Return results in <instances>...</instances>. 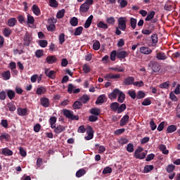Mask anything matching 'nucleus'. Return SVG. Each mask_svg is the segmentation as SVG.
<instances>
[{"instance_id":"15","label":"nucleus","mask_w":180,"mask_h":180,"mask_svg":"<svg viewBox=\"0 0 180 180\" xmlns=\"http://www.w3.org/2000/svg\"><path fill=\"white\" fill-rule=\"evenodd\" d=\"M106 101H108V98H106V95L103 94L99 96L97 98V100L96 101V105H101V103H104V102H106Z\"/></svg>"},{"instance_id":"42","label":"nucleus","mask_w":180,"mask_h":180,"mask_svg":"<svg viewBox=\"0 0 180 180\" xmlns=\"http://www.w3.org/2000/svg\"><path fill=\"white\" fill-rule=\"evenodd\" d=\"M37 58H41L44 56V51L43 49H38L35 52Z\"/></svg>"},{"instance_id":"41","label":"nucleus","mask_w":180,"mask_h":180,"mask_svg":"<svg viewBox=\"0 0 180 180\" xmlns=\"http://www.w3.org/2000/svg\"><path fill=\"white\" fill-rule=\"evenodd\" d=\"M154 169V165H146L144 167L143 172L144 174H148V172H151Z\"/></svg>"},{"instance_id":"17","label":"nucleus","mask_w":180,"mask_h":180,"mask_svg":"<svg viewBox=\"0 0 180 180\" xmlns=\"http://www.w3.org/2000/svg\"><path fill=\"white\" fill-rule=\"evenodd\" d=\"M46 61L48 64H54L57 61V57L56 56H48Z\"/></svg>"},{"instance_id":"40","label":"nucleus","mask_w":180,"mask_h":180,"mask_svg":"<svg viewBox=\"0 0 180 180\" xmlns=\"http://www.w3.org/2000/svg\"><path fill=\"white\" fill-rule=\"evenodd\" d=\"M83 30H84V27L82 26L77 27L75 29L74 35L75 36H81V34H82Z\"/></svg>"},{"instance_id":"4","label":"nucleus","mask_w":180,"mask_h":180,"mask_svg":"<svg viewBox=\"0 0 180 180\" xmlns=\"http://www.w3.org/2000/svg\"><path fill=\"white\" fill-rule=\"evenodd\" d=\"M63 115L68 119H70V120H79V116L74 115V112H72L70 110L64 109L63 110Z\"/></svg>"},{"instance_id":"37","label":"nucleus","mask_w":180,"mask_h":180,"mask_svg":"<svg viewBox=\"0 0 180 180\" xmlns=\"http://www.w3.org/2000/svg\"><path fill=\"white\" fill-rule=\"evenodd\" d=\"M174 7L172 6V1H167L165 5V11H172Z\"/></svg>"},{"instance_id":"58","label":"nucleus","mask_w":180,"mask_h":180,"mask_svg":"<svg viewBox=\"0 0 180 180\" xmlns=\"http://www.w3.org/2000/svg\"><path fill=\"white\" fill-rule=\"evenodd\" d=\"M93 49L96 51L98 50H99V49H101V42H99V41H96L94 44H93Z\"/></svg>"},{"instance_id":"22","label":"nucleus","mask_w":180,"mask_h":180,"mask_svg":"<svg viewBox=\"0 0 180 180\" xmlns=\"http://www.w3.org/2000/svg\"><path fill=\"white\" fill-rule=\"evenodd\" d=\"M54 129V131L55 133H56V134H60V133H63V131H64L65 130V127L62 126V125H58L57 127H56L55 125V128Z\"/></svg>"},{"instance_id":"47","label":"nucleus","mask_w":180,"mask_h":180,"mask_svg":"<svg viewBox=\"0 0 180 180\" xmlns=\"http://www.w3.org/2000/svg\"><path fill=\"white\" fill-rule=\"evenodd\" d=\"M150 39L153 44H157L158 43V35L157 34H152Z\"/></svg>"},{"instance_id":"8","label":"nucleus","mask_w":180,"mask_h":180,"mask_svg":"<svg viewBox=\"0 0 180 180\" xmlns=\"http://www.w3.org/2000/svg\"><path fill=\"white\" fill-rule=\"evenodd\" d=\"M119 94H120V90L119 89H115L112 92L108 94V98L110 101L116 99L117 98V95L119 96Z\"/></svg>"},{"instance_id":"1","label":"nucleus","mask_w":180,"mask_h":180,"mask_svg":"<svg viewBox=\"0 0 180 180\" xmlns=\"http://www.w3.org/2000/svg\"><path fill=\"white\" fill-rule=\"evenodd\" d=\"M110 108L112 112H117L119 115L126 110L127 106L124 103L120 105L117 102H113L110 105Z\"/></svg>"},{"instance_id":"38","label":"nucleus","mask_w":180,"mask_h":180,"mask_svg":"<svg viewBox=\"0 0 180 180\" xmlns=\"http://www.w3.org/2000/svg\"><path fill=\"white\" fill-rule=\"evenodd\" d=\"M27 23L28 25H34V17H33L30 14H28L27 15Z\"/></svg>"},{"instance_id":"54","label":"nucleus","mask_w":180,"mask_h":180,"mask_svg":"<svg viewBox=\"0 0 180 180\" xmlns=\"http://www.w3.org/2000/svg\"><path fill=\"white\" fill-rule=\"evenodd\" d=\"M116 57H117V52L116 51H112L110 53V58L111 61H116Z\"/></svg>"},{"instance_id":"35","label":"nucleus","mask_w":180,"mask_h":180,"mask_svg":"<svg viewBox=\"0 0 180 180\" xmlns=\"http://www.w3.org/2000/svg\"><path fill=\"white\" fill-rule=\"evenodd\" d=\"M16 95V93L12 89H9L7 91V96L12 101V99L15 98V96Z\"/></svg>"},{"instance_id":"62","label":"nucleus","mask_w":180,"mask_h":180,"mask_svg":"<svg viewBox=\"0 0 180 180\" xmlns=\"http://www.w3.org/2000/svg\"><path fill=\"white\" fill-rule=\"evenodd\" d=\"M127 151H128V153H133V151H134V146L133 143H129L127 145Z\"/></svg>"},{"instance_id":"51","label":"nucleus","mask_w":180,"mask_h":180,"mask_svg":"<svg viewBox=\"0 0 180 180\" xmlns=\"http://www.w3.org/2000/svg\"><path fill=\"white\" fill-rule=\"evenodd\" d=\"M3 34L5 37H9V36H11L12 34V30H11L10 28H5L3 31Z\"/></svg>"},{"instance_id":"11","label":"nucleus","mask_w":180,"mask_h":180,"mask_svg":"<svg viewBox=\"0 0 180 180\" xmlns=\"http://www.w3.org/2000/svg\"><path fill=\"white\" fill-rule=\"evenodd\" d=\"M32 40H33L32 35L29 34H25L24 37V46L29 47V46H30V43H32Z\"/></svg>"},{"instance_id":"61","label":"nucleus","mask_w":180,"mask_h":180,"mask_svg":"<svg viewBox=\"0 0 180 180\" xmlns=\"http://www.w3.org/2000/svg\"><path fill=\"white\" fill-rule=\"evenodd\" d=\"M106 22L108 25H115V22H116V20H115V18L110 17L106 18Z\"/></svg>"},{"instance_id":"3","label":"nucleus","mask_w":180,"mask_h":180,"mask_svg":"<svg viewBox=\"0 0 180 180\" xmlns=\"http://www.w3.org/2000/svg\"><path fill=\"white\" fill-rule=\"evenodd\" d=\"M148 67L152 70L153 72H160L161 70V65L155 60H150Z\"/></svg>"},{"instance_id":"25","label":"nucleus","mask_w":180,"mask_h":180,"mask_svg":"<svg viewBox=\"0 0 180 180\" xmlns=\"http://www.w3.org/2000/svg\"><path fill=\"white\" fill-rule=\"evenodd\" d=\"M17 112L19 116H26L27 115V108H18Z\"/></svg>"},{"instance_id":"2","label":"nucleus","mask_w":180,"mask_h":180,"mask_svg":"<svg viewBox=\"0 0 180 180\" xmlns=\"http://www.w3.org/2000/svg\"><path fill=\"white\" fill-rule=\"evenodd\" d=\"M143 148L139 147L134 153V157L138 160H144L147 157V151L143 152Z\"/></svg>"},{"instance_id":"31","label":"nucleus","mask_w":180,"mask_h":180,"mask_svg":"<svg viewBox=\"0 0 180 180\" xmlns=\"http://www.w3.org/2000/svg\"><path fill=\"white\" fill-rule=\"evenodd\" d=\"M49 123L51 124V129L56 128V123H57V117H51L49 119Z\"/></svg>"},{"instance_id":"46","label":"nucleus","mask_w":180,"mask_h":180,"mask_svg":"<svg viewBox=\"0 0 180 180\" xmlns=\"http://www.w3.org/2000/svg\"><path fill=\"white\" fill-rule=\"evenodd\" d=\"M65 13V9H62V10L59 11L56 15L57 19H63V18H64Z\"/></svg>"},{"instance_id":"28","label":"nucleus","mask_w":180,"mask_h":180,"mask_svg":"<svg viewBox=\"0 0 180 180\" xmlns=\"http://www.w3.org/2000/svg\"><path fill=\"white\" fill-rule=\"evenodd\" d=\"M159 149L162 151V154H165V155H168V154H169V150H167V146L164 144L160 145Z\"/></svg>"},{"instance_id":"26","label":"nucleus","mask_w":180,"mask_h":180,"mask_svg":"<svg viewBox=\"0 0 180 180\" xmlns=\"http://www.w3.org/2000/svg\"><path fill=\"white\" fill-rule=\"evenodd\" d=\"M156 58L158 60H167V58H168V57L167 56L165 53L158 52V53H156Z\"/></svg>"},{"instance_id":"60","label":"nucleus","mask_w":180,"mask_h":180,"mask_svg":"<svg viewBox=\"0 0 180 180\" xmlns=\"http://www.w3.org/2000/svg\"><path fill=\"white\" fill-rule=\"evenodd\" d=\"M151 105V100L149 98H145L142 102L143 106H150Z\"/></svg>"},{"instance_id":"34","label":"nucleus","mask_w":180,"mask_h":180,"mask_svg":"<svg viewBox=\"0 0 180 180\" xmlns=\"http://www.w3.org/2000/svg\"><path fill=\"white\" fill-rule=\"evenodd\" d=\"M117 3L119 4L120 8H121V9L126 8V6H127V4H129L127 0H117Z\"/></svg>"},{"instance_id":"48","label":"nucleus","mask_w":180,"mask_h":180,"mask_svg":"<svg viewBox=\"0 0 180 180\" xmlns=\"http://www.w3.org/2000/svg\"><path fill=\"white\" fill-rule=\"evenodd\" d=\"M146 98V93L143 91H139L136 94V99H143Z\"/></svg>"},{"instance_id":"49","label":"nucleus","mask_w":180,"mask_h":180,"mask_svg":"<svg viewBox=\"0 0 180 180\" xmlns=\"http://www.w3.org/2000/svg\"><path fill=\"white\" fill-rule=\"evenodd\" d=\"M73 109H81L82 108V103L81 101H75L72 105Z\"/></svg>"},{"instance_id":"16","label":"nucleus","mask_w":180,"mask_h":180,"mask_svg":"<svg viewBox=\"0 0 180 180\" xmlns=\"http://www.w3.org/2000/svg\"><path fill=\"white\" fill-rule=\"evenodd\" d=\"M32 11L36 16H40L41 15V11H40V8H39V6L37 4H34L32 7Z\"/></svg>"},{"instance_id":"53","label":"nucleus","mask_w":180,"mask_h":180,"mask_svg":"<svg viewBox=\"0 0 180 180\" xmlns=\"http://www.w3.org/2000/svg\"><path fill=\"white\" fill-rule=\"evenodd\" d=\"M49 6L51 8H57L58 6V2L57 0H49Z\"/></svg>"},{"instance_id":"21","label":"nucleus","mask_w":180,"mask_h":180,"mask_svg":"<svg viewBox=\"0 0 180 180\" xmlns=\"http://www.w3.org/2000/svg\"><path fill=\"white\" fill-rule=\"evenodd\" d=\"M16 23H18V20H16L15 18H11L8 19L7 25L9 27H14V26L16 25Z\"/></svg>"},{"instance_id":"6","label":"nucleus","mask_w":180,"mask_h":180,"mask_svg":"<svg viewBox=\"0 0 180 180\" xmlns=\"http://www.w3.org/2000/svg\"><path fill=\"white\" fill-rule=\"evenodd\" d=\"M86 133L88 136H85L86 140H92L94 139V129L91 126L87 127Z\"/></svg>"},{"instance_id":"5","label":"nucleus","mask_w":180,"mask_h":180,"mask_svg":"<svg viewBox=\"0 0 180 180\" xmlns=\"http://www.w3.org/2000/svg\"><path fill=\"white\" fill-rule=\"evenodd\" d=\"M118 27L120 30H122V32L126 30V18L121 17L118 19Z\"/></svg>"},{"instance_id":"13","label":"nucleus","mask_w":180,"mask_h":180,"mask_svg":"<svg viewBox=\"0 0 180 180\" xmlns=\"http://www.w3.org/2000/svg\"><path fill=\"white\" fill-rule=\"evenodd\" d=\"M1 154L6 157H11V155H13V151L8 148H4L1 149Z\"/></svg>"},{"instance_id":"57","label":"nucleus","mask_w":180,"mask_h":180,"mask_svg":"<svg viewBox=\"0 0 180 180\" xmlns=\"http://www.w3.org/2000/svg\"><path fill=\"white\" fill-rule=\"evenodd\" d=\"M174 169H175V165H169L166 168V171L169 174H171V172H173Z\"/></svg>"},{"instance_id":"7","label":"nucleus","mask_w":180,"mask_h":180,"mask_svg":"<svg viewBox=\"0 0 180 180\" xmlns=\"http://www.w3.org/2000/svg\"><path fill=\"white\" fill-rule=\"evenodd\" d=\"M134 82V78L131 76H129L124 79V81L122 82V85H126L127 86H129V85H133Z\"/></svg>"},{"instance_id":"45","label":"nucleus","mask_w":180,"mask_h":180,"mask_svg":"<svg viewBox=\"0 0 180 180\" xmlns=\"http://www.w3.org/2000/svg\"><path fill=\"white\" fill-rule=\"evenodd\" d=\"M130 25H131V27L132 29H136V27L137 26V19H136L134 18H130Z\"/></svg>"},{"instance_id":"27","label":"nucleus","mask_w":180,"mask_h":180,"mask_svg":"<svg viewBox=\"0 0 180 180\" xmlns=\"http://www.w3.org/2000/svg\"><path fill=\"white\" fill-rule=\"evenodd\" d=\"M1 77L4 81H8V79H11V71L7 70L6 72H4L1 74Z\"/></svg>"},{"instance_id":"55","label":"nucleus","mask_w":180,"mask_h":180,"mask_svg":"<svg viewBox=\"0 0 180 180\" xmlns=\"http://www.w3.org/2000/svg\"><path fill=\"white\" fill-rule=\"evenodd\" d=\"M128 95L131 98V99H136L137 98V94H136V91L129 90L128 91Z\"/></svg>"},{"instance_id":"39","label":"nucleus","mask_w":180,"mask_h":180,"mask_svg":"<svg viewBox=\"0 0 180 180\" xmlns=\"http://www.w3.org/2000/svg\"><path fill=\"white\" fill-rule=\"evenodd\" d=\"M105 78L109 79H117L120 78V74L113 75V74H108L106 75Z\"/></svg>"},{"instance_id":"56","label":"nucleus","mask_w":180,"mask_h":180,"mask_svg":"<svg viewBox=\"0 0 180 180\" xmlns=\"http://www.w3.org/2000/svg\"><path fill=\"white\" fill-rule=\"evenodd\" d=\"M160 88L161 89H168L169 88V82H166L162 83L161 84H160Z\"/></svg>"},{"instance_id":"43","label":"nucleus","mask_w":180,"mask_h":180,"mask_svg":"<svg viewBox=\"0 0 180 180\" xmlns=\"http://www.w3.org/2000/svg\"><path fill=\"white\" fill-rule=\"evenodd\" d=\"M70 23L71 26H78V18L77 17H73L70 18Z\"/></svg>"},{"instance_id":"14","label":"nucleus","mask_w":180,"mask_h":180,"mask_svg":"<svg viewBox=\"0 0 180 180\" xmlns=\"http://www.w3.org/2000/svg\"><path fill=\"white\" fill-rule=\"evenodd\" d=\"M45 75L51 79H54L56 78V71L50 70L49 69H45Z\"/></svg>"},{"instance_id":"19","label":"nucleus","mask_w":180,"mask_h":180,"mask_svg":"<svg viewBox=\"0 0 180 180\" xmlns=\"http://www.w3.org/2000/svg\"><path fill=\"white\" fill-rule=\"evenodd\" d=\"M94 20V15H91L87 20H86L84 23V28L89 29L91 25H92V20Z\"/></svg>"},{"instance_id":"20","label":"nucleus","mask_w":180,"mask_h":180,"mask_svg":"<svg viewBox=\"0 0 180 180\" xmlns=\"http://www.w3.org/2000/svg\"><path fill=\"white\" fill-rule=\"evenodd\" d=\"M89 6H88L86 4L84 3L82 4L79 7V12L82 13H85L89 11Z\"/></svg>"},{"instance_id":"50","label":"nucleus","mask_w":180,"mask_h":180,"mask_svg":"<svg viewBox=\"0 0 180 180\" xmlns=\"http://www.w3.org/2000/svg\"><path fill=\"white\" fill-rule=\"evenodd\" d=\"M167 133H174V131H176V126L175 125H169L167 129Z\"/></svg>"},{"instance_id":"29","label":"nucleus","mask_w":180,"mask_h":180,"mask_svg":"<svg viewBox=\"0 0 180 180\" xmlns=\"http://www.w3.org/2000/svg\"><path fill=\"white\" fill-rule=\"evenodd\" d=\"M47 92V89L44 86H40L37 89L36 94L37 95H42L43 94H46Z\"/></svg>"},{"instance_id":"59","label":"nucleus","mask_w":180,"mask_h":180,"mask_svg":"<svg viewBox=\"0 0 180 180\" xmlns=\"http://www.w3.org/2000/svg\"><path fill=\"white\" fill-rule=\"evenodd\" d=\"M47 44H49V42H47V40H39V45L40 47H42L44 49L45 47H47Z\"/></svg>"},{"instance_id":"10","label":"nucleus","mask_w":180,"mask_h":180,"mask_svg":"<svg viewBox=\"0 0 180 180\" xmlns=\"http://www.w3.org/2000/svg\"><path fill=\"white\" fill-rule=\"evenodd\" d=\"M41 106L44 108H49L50 106V100L46 97H42L40 98Z\"/></svg>"},{"instance_id":"63","label":"nucleus","mask_w":180,"mask_h":180,"mask_svg":"<svg viewBox=\"0 0 180 180\" xmlns=\"http://www.w3.org/2000/svg\"><path fill=\"white\" fill-rule=\"evenodd\" d=\"M103 174H104V175H106V174H112V167H107L104 168Z\"/></svg>"},{"instance_id":"23","label":"nucleus","mask_w":180,"mask_h":180,"mask_svg":"<svg viewBox=\"0 0 180 180\" xmlns=\"http://www.w3.org/2000/svg\"><path fill=\"white\" fill-rule=\"evenodd\" d=\"M125 99H126V94H124L123 91H120V94H118L117 102H119L120 103H123Z\"/></svg>"},{"instance_id":"36","label":"nucleus","mask_w":180,"mask_h":180,"mask_svg":"<svg viewBox=\"0 0 180 180\" xmlns=\"http://www.w3.org/2000/svg\"><path fill=\"white\" fill-rule=\"evenodd\" d=\"M86 174V171L84 169H80L76 172L77 178H81V176H84Z\"/></svg>"},{"instance_id":"30","label":"nucleus","mask_w":180,"mask_h":180,"mask_svg":"<svg viewBox=\"0 0 180 180\" xmlns=\"http://www.w3.org/2000/svg\"><path fill=\"white\" fill-rule=\"evenodd\" d=\"M11 141V135L8 134H4L0 136V141Z\"/></svg>"},{"instance_id":"44","label":"nucleus","mask_w":180,"mask_h":180,"mask_svg":"<svg viewBox=\"0 0 180 180\" xmlns=\"http://www.w3.org/2000/svg\"><path fill=\"white\" fill-rule=\"evenodd\" d=\"M97 27H99L100 29H104V30H106L108 26V24L103 22V21H100L97 24Z\"/></svg>"},{"instance_id":"33","label":"nucleus","mask_w":180,"mask_h":180,"mask_svg":"<svg viewBox=\"0 0 180 180\" xmlns=\"http://www.w3.org/2000/svg\"><path fill=\"white\" fill-rule=\"evenodd\" d=\"M90 113L94 116H99L101 115V109L94 108L90 110Z\"/></svg>"},{"instance_id":"24","label":"nucleus","mask_w":180,"mask_h":180,"mask_svg":"<svg viewBox=\"0 0 180 180\" xmlns=\"http://www.w3.org/2000/svg\"><path fill=\"white\" fill-rule=\"evenodd\" d=\"M154 16H155V11H151L148 13L145 20L146 22H150V20H153V19H154Z\"/></svg>"},{"instance_id":"64","label":"nucleus","mask_w":180,"mask_h":180,"mask_svg":"<svg viewBox=\"0 0 180 180\" xmlns=\"http://www.w3.org/2000/svg\"><path fill=\"white\" fill-rule=\"evenodd\" d=\"M150 126L151 130L154 131L155 129H157V124H155V122H154V120H150Z\"/></svg>"},{"instance_id":"32","label":"nucleus","mask_w":180,"mask_h":180,"mask_svg":"<svg viewBox=\"0 0 180 180\" xmlns=\"http://www.w3.org/2000/svg\"><path fill=\"white\" fill-rule=\"evenodd\" d=\"M89 99H91V97L86 94H84L79 98V101L82 102V103H87Z\"/></svg>"},{"instance_id":"52","label":"nucleus","mask_w":180,"mask_h":180,"mask_svg":"<svg viewBox=\"0 0 180 180\" xmlns=\"http://www.w3.org/2000/svg\"><path fill=\"white\" fill-rule=\"evenodd\" d=\"M82 70L84 74H89V72H91V67H89V65H88L87 64H84L83 65Z\"/></svg>"},{"instance_id":"9","label":"nucleus","mask_w":180,"mask_h":180,"mask_svg":"<svg viewBox=\"0 0 180 180\" xmlns=\"http://www.w3.org/2000/svg\"><path fill=\"white\" fill-rule=\"evenodd\" d=\"M129 119L130 117L128 115H124L120 121V126H121V127H123V126H126L127 123H129Z\"/></svg>"},{"instance_id":"12","label":"nucleus","mask_w":180,"mask_h":180,"mask_svg":"<svg viewBox=\"0 0 180 180\" xmlns=\"http://www.w3.org/2000/svg\"><path fill=\"white\" fill-rule=\"evenodd\" d=\"M128 56H129V53L126 51H121L117 52V58H118L119 60H120L121 61Z\"/></svg>"},{"instance_id":"18","label":"nucleus","mask_w":180,"mask_h":180,"mask_svg":"<svg viewBox=\"0 0 180 180\" xmlns=\"http://www.w3.org/2000/svg\"><path fill=\"white\" fill-rule=\"evenodd\" d=\"M140 53L142 54H151L153 53V50L148 47L142 46L140 48Z\"/></svg>"}]
</instances>
